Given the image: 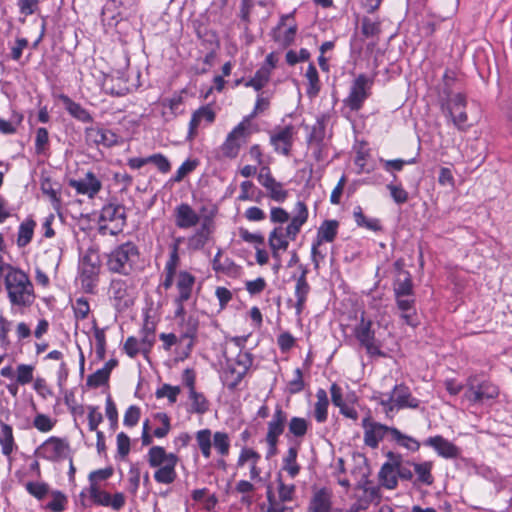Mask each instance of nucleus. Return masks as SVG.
<instances>
[{
	"label": "nucleus",
	"instance_id": "f257e3e1",
	"mask_svg": "<svg viewBox=\"0 0 512 512\" xmlns=\"http://www.w3.org/2000/svg\"><path fill=\"white\" fill-rule=\"evenodd\" d=\"M0 277L4 280L8 299L13 306H30L35 298L29 276L21 269L6 263L0 255Z\"/></svg>",
	"mask_w": 512,
	"mask_h": 512
},
{
	"label": "nucleus",
	"instance_id": "f03ea898",
	"mask_svg": "<svg viewBox=\"0 0 512 512\" xmlns=\"http://www.w3.org/2000/svg\"><path fill=\"white\" fill-rule=\"evenodd\" d=\"M296 214L291 218L290 223L284 229L279 226L274 228L269 234V246L271 250L279 249L286 251L289 242L287 238L295 240L296 236L301 230V227L307 222L308 209L304 202L298 201L295 206Z\"/></svg>",
	"mask_w": 512,
	"mask_h": 512
},
{
	"label": "nucleus",
	"instance_id": "7ed1b4c3",
	"mask_svg": "<svg viewBox=\"0 0 512 512\" xmlns=\"http://www.w3.org/2000/svg\"><path fill=\"white\" fill-rule=\"evenodd\" d=\"M139 252L133 242H126L117 246L108 255V269L114 273L128 275L138 258Z\"/></svg>",
	"mask_w": 512,
	"mask_h": 512
},
{
	"label": "nucleus",
	"instance_id": "20e7f679",
	"mask_svg": "<svg viewBox=\"0 0 512 512\" xmlns=\"http://www.w3.org/2000/svg\"><path fill=\"white\" fill-rule=\"evenodd\" d=\"M498 395L499 389L496 385L486 380H480L477 376H470L467 379L463 397L469 402L477 404L495 399Z\"/></svg>",
	"mask_w": 512,
	"mask_h": 512
},
{
	"label": "nucleus",
	"instance_id": "39448f33",
	"mask_svg": "<svg viewBox=\"0 0 512 512\" xmlns=\"http://www.w3.org/2000/svg\"><path fill=\"white\" fill-rule=\"evenodd\" d=\"M465 107L466 98L461 93L448 94L445 102L442 103L443 113L450 117L454 126L460 130L465 129L468 120Z\"/></svg>",
	"mask_w": 512,
	"mask_h": 512
},
{
	"label": "nucleus",
	"instance_id": "423d86ee",
	"mask_svg": "<svg viewBox=\"0 0 512 512\" xmlns=\"http://www.w3.org/2000/svg\"><path fill=\"white\" fill-rule=\"evenodd\" d=\"M372 80L364 74H360L352 83L350 93L344 103L351 110H359L369 96Z\"/></svg>",
	"mask_w": 512,
	"mask_h": 512
},
{
	"label": "nucleus",
	"instance_id": "0eeeda50",
	"mask_svg": "<svg viewBox=\"0 0 512 512\" xmlns=\"http://www.w3.org/2000/svg\"><path fill=\"white\" fill-rule=\"evenodd\" d=\"M247 127L244 122L239 123L226 137V140L220 147L223 157L236 158L241 146L246 142Z\"/></svg>",
	"mask_w": 512,
	"mask_h": 512
},
{
	"label": "nucleus",
	"instance_id": "6e6552de",
	"mask_svg": "<svg viewBox=\"0 0 512 512\" xmlns=\"http://www.w3.org/2000/svg\"><path fill=\"white\" fill-rule=\"evenodd\" d=\"M355 336L360 344L366 349L370 356H383L380 345L375 339V333L372 330V322L366 321L363 318L360 323L355 327Z\"/></svg>",
	"mask_w": 512,
	"mask_h": 512
},
{
	"label": "nucleus",
	"instance_id": "1a4fd4ad",
	"mask_svg": "<svg viewBox=\"0 0 512 512\" xmlns=\"http://www.w3.org/2000/svg\"><path fill=\"white\" fill-rule=\"evenodd\" d=\"M69 445L57 437H50L36 450V454L50 461H58L67 456Z\"/></svg>",
	"mask_w": 512,
	"mask_h": 512
},
{
	"label": "nucleus",
	"instance_id": "9d476101",
	"mask_svg": "<svg viewBox=\"0 0 512 512\" xmlns=\"http://www.w3.org/2000/svg\"><path fill=\"white\" fill-rule=\"evenodd\" d=\"M296 134L293 125H287L283 128L275 129L270 136V143L277 153L289 156L294 142V135Z\"/></svg>",
	"mask_w": 512,
	"mask_h": 512
},
{
	"label": "nucleus",
	"instance_id": "9b49d317",
	"mask_svg": "<svg viewBox=\"0 0 512 512\" xmlns=\"http://www.w3.org/2000/svg\"><path fill=\"white\" fill-rule=\"evenodd\" d=\"M362 425L365 429L364 442L371 448H376L384 436L387 433L391 434V429H394L393 427L370 421L369 418L363 419Z\"/></svg>",
	"mask_w": 512,
	"mask_h": 512
},
{
	"label": "nucleus",
	"instance_id": "f8f14e48",
	"mask_svg": "<svg viewBox=\"0 0 512 512\" xmlns=\"http://www.w3.org/2000/svg\"><path fill=\"white\" fill-rule=\"evenodd\" d=\"M252 363L253 358L249 352H240L235 359V363L228 365L227 373L233 378L230 385L232 388L236 387L241 382Z\"/></svg>",
	"mask_w": 512,
	"mask_h": 512
},
{
	"label": "nucleus",
	"instance_id": "ddd939ff",
	"mask_svg": "<svg viewBox=\"0 0 512 512\" xmlns=\"http://www.w3.org/2000/svg\"><path fill=\"white\" fill-rule=\"evenodd\" d=\"M175 224L181 229H189L198 224L200 216L188 204L182 203L174 210Z\"/></svg>",
	"mask_w": 512,
	"mask_h": 512
},
{
	"label": "nucleus",
	"instance_id": "4468645a",
	"mask_svg": "<svg viewBox=\"0 0 512 512\" xmlns=\"http://www.w3.org/2000/svg\"><path fill=\"white\" fill-rule=\"evenodd\" d=\"M69 185L74 188L77 193L88 195L90 198H93L102 187L101 182L92 172H87L83 179L70 180Z\"/></svg>",
	"mask_w": 512,
	"mask_h": 512
},
{
	"label": "nucleus",
	"instance_id": "2eb2a0df",
	"mask_svg": "<svg viewBox=\"0 0 512 512\" xmlns=\"http://www.w3.org/2000/svg\"><path fill=\"white\" fill-rule=\"evenodd\" d=\"M396 305L401 312L400 316L407 325L417 326V313L415 308V299L413 296H395Z\"/></svg>",
	"mask_w": 512,
	"mask_h": 512
},
{
	"label": "nucleus",
	"instance_id": "dca6fc26",
	"mask_svg": "<svg viewBox=\"0 0 512 512\" xmlns=\"http://www.w3.org/2000/svg\"><path fill=\"white\" fill-rule=\"evenodd\" d=\"M395 401L396 409L411 408L415 409L419 407L420 401L413 397L410 389L404 384L396 385L391 392Z\"/></svg>",
	"mask_w": 512,
	"mask_h": 512
},
{
	"label": "nucleus",
	"instance_id": "f3484780",
	"mask_svg": "<svg viewBox=\"0 0 512 512\" xmlns=\"http://www.w3.org/2000/svg\"><path fill=\"white\" fill-rule=\"evenodd\" d=\"M308 512H333L332 492L327 488L315 491L310 500Z\"/></svg>",
	"mask_w": 512,
	"mask_h": 512
},
{
	"label": "nucleus",
	"instance_id": "a211bd4d",
	"mask_svg": "<svg viewBox=\"0 0 512 512\" xmlns=\"http://www.w3.org/2000/svg\"><path fill=\"white\" fill-rule=\"evenodd\" d=\"M425 445L434 448L444 458H456L459 454V449L442 436L428 438Z\"/></svg>",
	"mask_w": 512,
	"mask_h": 512
},
{
	"label": "nucleus",
	"instance_id": "6ab92c4d",
	"mask_svg": "<svg viewBox=\"0 0 512 512\" xmlns=\"http://www.w3.org/2000/svg\"><path fill=\"white\" fill-rule=\"evenodd\" d=\"M198 327L199 321L193 315H189L186 318H182V321L180 323L181 335L179 337V341L183 342L184 340L188 339L189 341L186 344V347L189 351H191V349L194 346V340L197 336Z\"/></svg>",
	"mask_w": 512,
	"mask_h": 512
},
{
	"label": "nucleus",
	"instance_id": "aec40b11",
	"mask_svg": "<svg viewBox=\"0 0 512 512\" xmlns=\"http://www.w3.org/2000/svg\"><path fill=\"white\" fill-rule=\"evenodd\" d=\"M100 220L117 222L118 225L123 226L126 222V209L121 204L108 203L101 210Z\"/></svg>",
	"mask_w": 512,
	"mask_h": 512
},
{
	"label": "nucleus",
	"instance_id": "412c9836",
	"mask_svg": "<svg viewBox=\"0 0 512 512\" xmlns=\"http://www.w3.org/2000/svg\"><path fill=\"white\" fill-rule=\"evenodd\" d=\"M307 270L303 269L301 275L296 280L295 285V296H296V303H295V309L296 314L300 315L304 309L305 302L307 299V296L310 292V285L307 282L306 279Z\"/></svg>",
	"mask_w": 512,
	"mask_h": 512
},
{
	"label": "nucleus",
	"instance_id": "4be33fe9",
	"mask_svg": "<svg viewBox=\"0 0 512 512\" xmlns=\"http://www.w3.org/2000/svg\"><path fill=\"white\" fill-rule=\"evenodd\" d=\"M287 423V414L280 406H277L272 419L268 422L266 437L278 438L284 432Z\"/></svg>",
	"mask_w": 512,
	"mask_h": 512
},
{
	"label": "nucleus",
	"instance_id": "5701e85b",
	"mask_svg": "<svg viewBox=\"0 0 512 512\" xmlns=\"http://www.w3.org/2000/svg\"><path fill=\"white\" fill-rule=\"evenodd\" d=\"M86 137L88 141L106 147L113 146L116 142V135L109 130L101 128H89L86 130Z\"/></svg>",
	"mask_w": 512,
	"mask_h": 512
},
{
	"label": "nucleus",
	"instance_id": "b1692460",
	"mask_svg": "<svg viewBox=\"0 0 512 512\" xmlns=\"http://www.w3.org/2000/svg\"><path fill=\"white\" fill-rule=\"evenodd\" d=\"M195 283V277L187 271H181L178 274L177 289L179 292L176 302H186L191 297V292Z\"/></svg>",
	"mask_w": 512,
	"mask_h": 512
},
{
	"label": "nucleus",
	"instance_id": "393cba45",
	"mask_svg": "<svg viewBox=\"0 0 512 512\" xmlns=\"http://www.w3.org/2000/svg\"><path fill=\"white\" fill-rule=\"evenodd\" d=\"M214 119L215 113L209 106H203L196 110L189 123V138H193L196 135L197 128L202 121L212 123Z\"/></svg>",
	"mask_w": 512,
	"mask_h": 512
},
{
	"label": "nucleus",
	"instance_id": "a878e982",
	"mask_svg": "<svg viewBox=\"0 0 512 512\" xmlns=\"http://www.w3.org/2000/svg\"><path fill=\"white\" fill-rule=\"evenodd\" d=\"M171 461H178V457L173 453H167L161 446H153L148 451V463L151 467H160Z\"/></svg>",
	"mask_w": 512,
	"mask_h": 512
},
{
	"label": "nucleus",
	"instance_id": "bb28decb",
	"mask_svg": "<svg viewBox=\"0 0 512 512\" xmlns=\"http://www.w3.org/2000/svg\"><path fill=\"white\" fill-rule=\"evenodd\" d=\"M211 223L209 220H205L201 228L196 231L195 234H193L188 239V248L191 250H200L202 249L205 244L208 242L210 234L212 233L211 230Z\"/></svg>",
	"mask_w": 512,
	"mask_h": 512
},
{
	"label": "nucleus",
	"instance_id": "cd10ccee",
	"mask_svg": "<svg viewBox=\"0 0 512 512\" xmlns=\"http://www.w3.org/2000/svg\"><path fill=\"white\" fill-rule=\"evenodd\" d=\"M395 296H413V283L408 271H401L393 283Z\"/></svg>",
	"mask_w": 512,
	"mask_h": 512
},
{
	"label": "nucleus",
	"instance_id": "c85d7f7f",
	"mask_svg": "<svg viewBox=\"0 0 512 512\" xmlns=\"http://www.w3.org/2000/svg\"><path fill=\"white\" fill-rule=\"evenodd\" d=\"M62 103L66 111L74 118L87 123L92 121V118L88 111L84 109L80 104L71 100L68 96H61Z\"/></svg>",
	"mask_w": 512,
	"mask_h": 512
},
{
	"label": "nucleus",
	"instance_id": "c756f323",
	"mask_svg": "<svg viewBox=\"0 0 512 512\" xmlns=\"http://www.w3.org/2000/svg\"><path fill=\"white\" fill-rule=\"evenodd\" d=\"M339 223L336 220H325L318 229L317 238L318 244L323 242H332L338 230Z\"/></svg>",
	"mask_w": 512,
	"mask_h": 512
},
{
	"label": "nucleus",
	"instance_id": "7c9ffc66",
	"mask_svg": "<svg viewBox=\"0 0 512 512\" xmlns=\"http://www.w3.org/2000/svg\"><path fill=\"white\" fill-rule=\"evenodd\" d=\"M0 427V445L2 447V453L5 456H10L15 448L12 427L4 422H0Z\"/></svg>",
	"mask_w": 512,
	"mask_h": 512
},
{
	"label": "nucleus",
	"instance_id": "2f4dec72",
	"mask_svg": "<svg viewBox=\"0 0 512 512\" xmlns=\"http://www.w3.org/2000/svg\"><path fill=\"white\" fill-rule=\"evenodd\" d=\"M178 461H171L165 465L158 467L154 473V478L158 483L171 484L175 481L177 474L175 467Z\"/></svg>",
	"mask_w": 512,
	"mask_h": 512
},
{
	"label": "nucleus",
	"instance_id": "473e14b6",
	"mask_svg": "<svg viewBox=\"0 0 512 512\" xmlns=\"http://www.w3.org/2000/svg\"><path fill=\"white\" fill-rule=\"evenodd\" d=\"M397 467L391 463H385L380 472L379 478L381 484L387 489H394L397 486Z\"/></svg>",
	"mask_w": 512,
	"mask_h": 512
},
{
	"label": "nucleus",
	"instance_id": "72a5a7b5",
	"mask_svg": "<svg viewBox=\"0 0 512 512\" xmlns=\"http://www.w3.org/2000/svg\"><path fill=\"white\" fill-rule=\"evenodd\" d=\"M317 402L315 403L314 416L317 422L323 423L327 419V408L329 400L324 389H319L316 393Z\"/></svg>",
	"mask_w": 512,
	"mask_h": 512
},
{
	"label": "nucleus",
	"instance_id": "f704fd0d",
	"mask_svg": "<svg viewBox=\"0 0 512 512\" xmlns=\"http://www.w3.org/2000/svg\"><path fill=\"white\" fill-rule=\"evenodd\" d=\"M298 447L292 446L288 449L283 458V469L287 471L290 477L294 478L299 474L300 466L297 464Z\"/></svg>",
	"mask_w": 512,
	"mask_h": 512
},
{
	"label": "nucleus",
	"instance_id": "c9c22d12",
	"mask_svg": "<svg viewBox=\"0 0 512 512\" xmlns=\"http://www.w3.org/2000/svg\"><path fill=\"white\" fill-rule=\"evenodd\" d=\"M270 68L266 66H262L258 69L255 75L246 82L247 87H253L256 91L261 90L270 79Z\"/></svg>",
	"mask_w": 512,
	"mask_h": 512
},
{
	"label": "nucleus",
	"instance_id": "e433bc0d",
	"mask_svg": "<svg viewBox=\"0 0 512 512\" xmlns=\"http://www.w3.org/2000/svg\"><path fill=\"white\" fill-rule=\"evenodd\" d=\"M308 421L302 417H292L288 423L289 433L296 438H303L308 430Z\"/></svg>",
	"mask_w": 512,
	"mask_h": 512
},
{
	"label": "nucleus",
	"instance_id": "4c0bfd02",
	"mask_svg": "<svg viewBox=\"0 0 512 512\" xmlns=\"http://www.w3.org/2000/svg\"><path fill=\"white\" fill-rule=\"evenodd\" d=\"M412 465L414 466V470L417 474L419 482L425 485H431L433 483V476L431 474V462L413 463Z\"/></svg>",
	"mask_w": 512,
	"mask_h": 512
},
{
	"label": "nucleus",
	"instance_id": "58836bf2",
	"mask_svg": "<svg viewBox=\"0 0 512 512\" xmlns=\"http://www.w3.org/2000/svg\"><path fill=\"white\" fill-rule=\"evenodd\" d=\"M34 226L35 223L33 221L21 223L17 238V245L19 247H25L30 243L33 237Z\"/></svg>",
	"mask_w": 512,
	"mask_h": 512
},
{
	"label": "nucleus",
	"instance_id": "ea45409f",
	"mask_svg": "<svg viewBox=\"0 0 512 512\" xmlns=\"http://www.w3.org/2000/svg\"><path fill=\"white\" fill-rule=\"evenodd\" d=\"M354 219L358 226L365 227L368 230L379 231L381 230V225L378 219H368L362 212L360 207H357L354 210Z\"/></svg>",
	"mask_w": 512,
	"mask_h": 512
},
{
	"label": "nucleus",
	"instance_id": "a19ab883",
	"mask_svg": "<svg viewBox=\"0 0 512 512\" xmlns=\"http://www.w3.org/2000/svg\"><path fill=\"white\" fill-rule=\"evenodd\" d=\"M277 482H278V499H277V501L280 502L281 504H283L285 502L292 501L295 497V490H296L295 485H293V484L286 485L282 481V478L280 475L277 478Z\"/></svg>",
	"mask_w": 512,
	"mask_h": 512
},
{
	"label": "nucleus",
	"instance_id": "79ce46f5",
	"mask_svg": "<svg viewBox=\"0 0 512 512\" xmlns=\"http://www.w3.org/2000/svg\"><path fill=\"white\" fill-rule=\"evenodd\" d=\"M196 440L203 456L209 458L211 455V431L209 429L198 431Z\"/></svg>",
	"mask_w": 512,
	"mask_h": 512
},
{
	"label": "nucleus",
	"instance_id": "37998d69",
	"mask_svg": "<svg viewBox=\"0 0 512 512\" xmlns=\"http://www.w3.org/2000/svg\"><path fill=\"white\" fill-rule=\"evenodd\" d=\"M391 435L393 439L400 444L401 446L406 447L411 451H417L420 447V444L414 438L402 434L398 429H391Z\"/></svg>",
	"mask_w": 512,
	"mask_h": 512
},
{
	"label": "nucleus",
	"instance_id": "c03bdc74",
	"mask_svg": "<svg viewBox=\"0 0 512 512\" xmlns=\"http://www.w3.org/2000/svg\"><path fill=\"white\" fill-rule=\"evenodd\" d=\"M306 78L309 81V87L307 89V94L309 96H316L320 90L319 85V77L316 67L313 64H310L305 73Z\"/></svg>",
	"mask_w": 512,
	"mask_h": 512
},
{
	"label": "nucleus",
	"instance_id": "a18cd8bd",
	"mask_svg": "<svg viewBox=\"0 0 512 512\" xmlns=\"http://www.w3.org/2000/svg\"><path fill=\"white\" fill-rule=\"evenodd\" d=\"M189 398L192 401V409L198 414H204L209 409V404L205 396L196 390L189 392Z\"/></svg>",
	"mask_w": 512,
	"mask_h": 512
},
{
	"label": "nucleus",
	"instance_id": "49530a36",
	"mask_svg": "<svg viewBox=\"0 0 512 512\" xmlns=\"http://www.w3.org/2000/svg\"><path fill=\"white\" fill-rule=\"evenodd\" d=\"M213 445L220 455H227L230 449L228 434L224 432H215L213 436Z\"/></svg>",
	"mask_w": 512,
	"mask_h": 512
},
{
	"label": "nucleus",
	"instance_id": "de8ad7c7",
	"mask_svg": "<svg viewBox=\"0 0 512 512\" xmlns=\"http://www.w3.org/2000/svg\"><path fill=\"white\" fill-rule=\"evenodd\" d=\"M361 30L366 38H377L381 32L380 23L365 17L361 22Z\"/></svg>",
	"mask_w": 512,
	"mask_h": 512
},
{
	"label": "nucleus",
	"instance_id": "09e8293b",
	"mask_svg": "<svg viewBox=\"0 0 512 512\" xmlns=\"http://www.w3.org/2000/svg\"><path fill=\"white\" fill-rule=\"evenodd\" d=\"M98 272V263L92 262L90 256H85L82 263V278H87L89 281H95Z\"/></svg>",
	"mask_w": 512,
	"mask_h": 512
},
{
	"label": "nucleus",
	"instance_id": "8fccbe9b",
	"mask_svg": "<svg viewBox=\"0 0 512 512\" xmlns=\"http://www.w3.org/2000/svg\"><path fill=\"white\" fill-rule=\"evenodd\" d=\"M49 143V134L46 128L40 127L36 131L35 151L37 154H45Z\"/></svg>",
	"mask_w": 512,
	"mask_h": 512
},
{
	"label": "nucleus",
	"instance_id": "3c124183",
	"mask_svg": "<svg viewBox=\"0 0 512 512\" xmlns=\"http://www.w3.org/2000/svg\"><path fill=\"white\" fill-rule=\"evenodd\" d=\"M266 190L268 191L269 197L276 202L282 203L288 196V192L283 189V185L277 181L269 185Z\"/></svg>",
	"mask_w": 512,
	"mask_h": 512
},
{
	"label": "nucleus",
	"instance_id": "603ef678",
	"mask_svg": "<svg viewBox=\"0 0 512 512\" xmlns=\"http://www.w3.org/2000/svg\"><path fill=\"white\" fill-rule=\"evenodd\" d=\"M387 189L396 204H404L408 201V192L401 185L390 183L387 185Z\"/></svg>",
	"mask_w": 512,
	"mask_h": 512
},
{
	"label": "nucleus",
	"instance_id": "864d4df0",
	"mask_svg": "<svg viewBox=\"0 0 512 512\" xmlns=\"http://www.w3.org/2000/svg\"><path fill=\"white\" fill-rule=\"evenodd\" d=\"M325 137V126L323 121L318 120L316 124L312 127V131L309 136V143L311 145H316L320 147L323 139Z\"/></svg>",
	"mask_w": 512,
	"mask_h": 512
},
{
	"label": "nucleus",
	"instance_id": "5fc2aeb1",
	"mask_svg": "<svg viewBox=\"0 0 512 512\" xmlns=\"http://www.w3.org/2000/svg\"><path fill=\"white\" fill-rule=\"evenodd\" d=\"M268 507L266 512H293V508L285 506L277 501L274 493L269 488L267 491Z\"/></svg>",
	"mask_w": 512,
	"mask_h": 512
},
{
	"label": "nucleus",
	"instance_id": "6e6d98bb",
	"mask_svg": "<svg viewBox=\"0 0 512 512\" xmlns=\"http://www.w3.org/2000/svg\"><path fill=\"white\" fill-rule=\"evenodd\" d=\"M26 490L35 498L41 500L48 494L49 486L42 482H28L26 484Z\"/></svg>",
	"mask_w": 512,
	"mask_h": 512
},
{
	"label": "nucleus",
	"instance_id": "4d7b16f0",
	"mask_svg": "<svg viewBox=\"0 0 512 512\" xmlns=\"http://www.w3.org/2000/svg\"><path fill=\"white\" fill-rule=\"evenodd\" d=\"M53 499L47 504V508L53 512H62L67 503V497L60 491L52 493Z\"/></svg>",
	"mask_w": 512,
	"mask_h": 512
},
{
	"label": "nucleus",
	"instance_id": "13d9d810",
	"mask_svg": "<svg viewBox=\"0 0 512 512\" xmlns=\"http://www.w3.org/2000/svg\"><path fill=\"white\" fill-rule=\"evenodd\" d=\"M89 493H90V497L93 499V501L96 504L102 505V506H109V504H110V494L109 493L99 490L95 484H91Z\"/></svg>",
	"mask_w": 512,
	"mask_h": 512
},
{
	"label": "nucleus",
	"instance_id": "bf43d9fd",
	"mask_svg": "<svg viewBox=\"0 0 512 512\" xmlns=\"http://www.w3.org/2000/svg\"><path fill=\"white\" fill-rule=\"evenodd\" d=\"M33 380V367L31 365L20 364L17 367V383L26 385Z\"/></svg>",
	"mask_w": 512,
	"mask_h": 512
},
{
	"label": "nucleus",
	"instance_id": "052dcab7",
	"mask_svg": "<svg viewBox=\"0 0 512 512\" xmlns=\"http://www.w3.org/2000/svg\"><path fill=\"white\" fill-rule=\"evenodd\" d=\"M180 393V388L177 386H171L164 384L161 388L156 391L157 398L167 397L171 403H175L177 396Z\"/></svg>",
	"mask_w": 512,
	"mask_h": 512
},
{
	"label": "nucleus",
	"instance_id": "680f3d73",
	"mask_svg": "<svg viewBox=\"0 0 512 512\" xmlns=\"http://www.w3.org/2000/svg\"><path fill=\"white\" fill-rule=\"evenodd\" d=\"M358 488L362 489L370 500H374L379 496V489L369 481L366 475L359 481Z\"/></svg>",
	"mask_w": 512,
	"mask_h": 512
},
{
	"label": "nucleus",
	"instance_id": "e2e57ef3",
	"mask_svg": "<svg viewBox=\"0 0 512 512\" xmlns=\"http://www.w3.org/2000/svg\"><path fill=\"white\" fill-rule=\"evenodd\" d=\"M109 379V375L102 368L98 369L96 372L88 376L87 385L90 387H99L105 383H107Z\"/></svg>",
	"mask_w": 512,
	"mask_h": 512
},
{
	"label": "nucleus",
	"instance_id": "0e129e2a",
	"mask_svg": "<svg viewBox=\"0 0 512 512\" xmlns=\"http://www.w3.org/2000/svg\"><path fill=\"white\" fill-rule=\"evenodd\" d=\"M148 163H153L160 172L167 173L171 169L170 162L162 154H154L148 157Z\"/></svg>",
	"mask_w": 512,
	"mask_h": 512
},
{
	"label": "nucleus",
	"instance_id": "69168bd1",
	"mask_svg": "<svg viewBox=\"0 0 512 512\" xmlns=\"http://www.w3.org/2000/svg\"><path fill=\"white\" fill-rule=\"evenodd\" d=\"M88 425L90 431H98L97 428L99 424L103 421L102 414L98 411L97 407L89 406L88 407Z\"/></svg>",
	"mask_w": 512,
	"mask_h": 512
},
{
	"label": "nucleus",
	"instance_id": "338daca9",
	"mask_svg": "<svg viewBox=\"0 0 512 512\" xmlns=\"http://www.w3.org/2000/svg\"><path fill=\"white\" fill-rule=\"evenodd\" d=\"M117 452L121 458H125L130 452V438L124 432L117 435Z\"/></svg>",
	"mask_w": 512,
	"mask_h": 512
},
{
	"label": "nucleus",
	"instance_id": "774afa93",
	"mask_svg": "<svg viewBox=\"0 0 512 512\" xmlns=\"http://www.w3.org/2000/svg\"><path fill=\"white\" fill-rule=\"evenodd\" d=\"M33 425L36 429H38L41 432H48L53 428L54 423L47 415L38 414L34 418Z\"/></svg>",
	"mask_w": 512,
	"mask_h": 512
}]
</instances>
